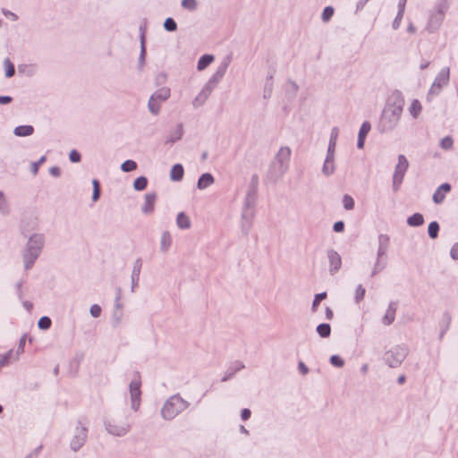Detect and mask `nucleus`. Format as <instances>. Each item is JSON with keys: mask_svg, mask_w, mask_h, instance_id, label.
<instances>
[{"mask_svg": "<svg viewBox=\"0 0 458 458\" xmlns=\"http://www.w3.org/2000/svg\"><path fill=\"white\" fill-rule=\"evenodd\" d=\"M291 157L289 147H282L276 153L267 171L268 180L276 182L287 172Z\"/></svg>", "mask_w": 458, "mask_h": 458, "instance_id": "nucleus-1", "label": "nucleus"}, {"mask_svg": "<svg viewBox=\"0 0 458 458\" xmlns=\"http://www.w3.org/2000/svg\"><path fill=\"white\" fill-rule=\"evenodd\" d=\"M190 403L179 394L170 396L163 404L161 416L165 420L174 419L189 407Z\"/></svg>", "mask_w": 458, "mask_h": 458, "instance_id": "nucleus-2", "label": "nucleus"}, {"mask_svg": "<svg viewBox=\"0 0 458 458\" xmlns=\"http://www.w3.org/2000/svg\"><path fill=\"white\" fill-rule=\"evenodd\" d=\"M89 420L85 417H80L74 425L72 435L70 440V448L73 452H78L82 448L88 439Z\"/></svg>", "mask_w": 458, "mask_h": 458, "instance_id": "nucleus-3", "label": "nucleus"}, {"mask_svg": "<svg viewBox=\"0 0 458 458\" xmlns=\"http://www.w3.org/2000/svg\"><path fill=\"white\" fill-rule=\"evenodd\" d=\"M378 248L377 251V258L374 263L371 276H374L383 271L387 265V250L390 242V238L387 234L381 233L378 235Z\"/></svg>", "mask_w": 458, "mask_h": 458, "instance_id": "nucleus-4", "label": "nucleus"}, {"mask_svg": "<svg viewBox=\"0 0 458 458\" xmlns=\"http://www.w3.org/2000/svg\"><path fill=\"white\" fill-rule=\"evenodd\" d=\"M401 115L402 113L385 106L378 124L379 131L385 133L393 131L398 125Z\"/></svg>", "mask_w": 458, "mask_h": 458, "instance_id": "nucleus-5", "label": "nucleus"}, {"mask_svg": "<svg viewBox=\"0 0 458 458\" xmlns=\"http://www.w3.org/2000/svg\"><path fill=\"white\" fill-rule=\"evenodd\" d=\"M408 352L409 350L405 345H396L385 352L384 360L390 368H398Z\"/></svg>", "mask_w": 458, "mask_h": 458, "instance_id": "nucleus-6", "label": "nucleus"}, {"mask_svg": "<svg viewBox=\"0 0 458 458\" xmlns=\"http://www.w3.org/2000/svg\"><path fill=\"white\" fill-rule=\"evenodd\" d=\"M229 64H230L229 57L224 59L218 65L215 73L210 77V79L208 81V82L205 84V86L201 89L208 97L210 96V94L212 93L214 89L217 86V84L220 82V81L225 76Z\"/></svg>", "mask_w": 458, "mask_h": 458, "instance_id": "nucleus-7", "label": "nucleus"}, {"mask_svg": "<svg viewBox=\"0 0 458 458\" xmlns=\"http://www.w3.org/2000/svg\"><path fill=\"white\" fill-rule=\"evenodd\" d=\"M409 167V162L404 155L398 156V162L394 167V172L393 174V183L392 188L394 192L399 191L400 186L403 181L405 173L407 172Z\"/></svg>", "mask_w": 458, "mask_h": 458, "instance_id": "nucleus-8", "label": "nucleus"}, {"mask_svg": "<svg viewBox=\"0 0 458 458\" xmlns=\"http://www.w3.org/2000/svg\"><path fill=\"white\" fill-rule=\"evenodd\" d=\"M141 380L139 372L135 374L134 378L129 384V392L131 398V408L134 411H137L140 409V402H141Z\"/></svg>", "mask_w": 458, "mask_h": 458, "instance_id": "nucleus-9", "label": "nucleus"}, {"mask_svg": "<svg viewBox=\"0 0 458 458\" xmlns=\"http://www.w3.org/2000/svg\"><path fill=\"white\" fill-rule=\"evenodd\" d=\"M46 242V237L44 233H36L30 235V267L40 256Z\"/></svg>", "mask_w": 458, "mask_h": 458, "instance_id": "nucleus-10", "label": "nucleus"}, {"mask_svg": "<svg viewBox=\"0 0 458 458\" xmlns=\"http://www.w3.org/2000/svg\"><path fill=\"white\" fill-rule=\"evenodd\" d=\"M104 426L107 433L114 437H123L131 430V424L127 422L116 424L113 420H107L104 421Z\"/></svg>", "mask_w": 458, "mask_h": 458, "instance_id": "nucleus-11", "label": "nucleus"}, {"mask_svg": "<svg viewBox=\"0 0 458 458\" xmlns=\"http://www.w3.org/2000/svg\"><path fill=\"white\" fill-rule=\"evenodd\" d=\"M449 81V68L442 69L436 77L431 88L429 89L428 95H437L442 87L446 85Z\"/></svg>", "mask_w": 458, "mask_h": 458, "instance_id": "nucleus-12", "label": "nucleus"}, {"mask_svg": "<svg viewBox=\"0 0 458 458\" xmlns=\"http://www.w3.org/2000/svg\"><path fill=\"white\" fill-rule=\"evenodd\" d=\"M404 103V98L402 92L399 90H394L388 98L386 107H390L393 110L403 113Z\"/></svg>", "mask_w": 458, "mask_h": 458, "instance_id": "nucleus-13", "label": "nucleus"}, {"mask_svg": "<svg viewBox=\"0 0 458 458\" xmlns=\"http://www.w3.org/2000/svg\"><path fill=\"white\" fill-rule=\"evenodd\" d=\"M327 259L329 262V273L335 275L339 271L342 266V259L337 251L331 249L327 250Z\"/></svg>", "mask_w": 458, "mask_h": 458, "instance_id": "nucleus-14", "label": "nucleus"}, {"mask_svg": "<svg viewBox=\"0 0 458 458\" xmlns=\"http://www.w3.org/2000/svg\"><path fill=\"white\" fill-rule=\"evenodd\" d=\"M255 216L254 210H242V223L241 228L243 234L248 235L251 227L252 221Z\"/></svg>", "mask_w": 458, "mask_h": 458, "instance_id": "nucleus-15", "label": "nucleus"}, {"mask_svg": "<svg viewBox=\"0 0 458 458\" xmlns=\"http://www.w3.org/2000/svg\"><path fill=\"white\" fill-rule=\"evenodd\" d=\"M141 267H142V259L140 258H138L133 263V267H132L131 276V291L132 293H134L135 289L138 287Z\"/></svg>", "mask_w": 458, "mask_h": 458, "instance_id": "nucleus-16", "label": "nucleus"}, {"mask_svg": "<svg viewBox=\"0 0 458 458\" xmlns=\"http://www.w3.org/2000/svg\"><path fill=\"white\" fill-rule=\"evenodd\" d=\"M445 16L441 13H432L427 24V30L430 33L437 31L441 26Z\"/></svg>", "mask_w": 458, "mask_h": 458, "instance_id": "nucleus-17", "label": "nucleus"}, {"mask_svg": "<svg viewBox=\"0 0 458 458\" xmlns=\"http://www.w3.org/2000/svg\"><path fill=\"white\" fill-rule=\"evenodd\" d=\"M25 344H26V338L22 337L20 341V345L18 347V350L15 352V355H13V351L11 350L6 355L0 356V368L6 365L10 360L16 359V357L20 352H23Z\"/></svg>", "mask_w": 458, "mask_h": 458, "instance_id": "nucleus-18", "label": "nucleus"}, {"mask_svg": "<svg viewBox=\"0 0 458 458\" xmlns=\"http://www.w3.org/2000/svg\"><path fill=\"white\" fill-rule=\"evenodd\" d=\"M396 310H397V302L391 301L388 304L386 314L382 318V323L385 326H390L394 321Z\"/></svg>", "mask_w": 458, "mask_h": 458, "instance_id": "nucleus-19", "label": "nucleus"}, {"mask_svg": "<svg viewBox=\"0 0 458 458\" xmlns=\"http://www.w3.org/2000/svg\"><path fill=\"white\" fill-rule=\"evenodd\" d=\"M245 366L242 361L236 360L233 363L231 364V366L227 369V370L225 372L224 377H222V382H226L233 378L234 375L244 369Z\"/></svg>", "mask_w": 458, "mask_h": 458, "instance_id": "nucleus-20", "label": "nucleus"}, {"mask_svg": "<svg viewBox=\"0 0 458 458\" xmlns=\"http://www.w3.org/2000/svg\"><path fill=\"white\" fill-rule=\"evenodd\" d=\"M157 199V194L155 192H149L145 195V203L141 208V210L145 214H150L154 210L155 202Z\"/></svg>", "mask_w": 458, "mask_h": 458, "instance_id": "nucleus-21", "label": "nucleus"}, {"mask_svg": "<svg viewBox=\"0 0 458 458\" xmlns=\"http://www.w3.org/2000/svg\"><path fill=\"white\" fill-rule=\"evenodd\" d=\"M215 182V178L210 173L202 174L198 179L197 188L200 191L207 189Z\"/></svg>", "mask_w": 458, "mask_h": 458, "instance_id": "nucleus-22", "label": "nucleus"}, {"mask_svg": "<svg viewBox=\"0 0 458 458\" xmlns=\"http://www.w3.org/2000/svg\"><path fill=\"white\" fill-rule=\"evenodd\" d=\"M184 175V169L182 165L175 164L172 166L170 171V179L174 182H180Z\"/></svg>", "mask_w": 458, "mask_h": 458, "instance_id": "nucleus-23", "label": "nucleus"}, {"mask_svg": "<svg viewBox=\"0 0 458 458\" xmlns=\"http://www.w3.org/2000/svg\"><path fill=\"white\" fill-rule=\"evenodd\" d=\"M182 135H183V126L182 123H179L177 125L176 129L174 131L170 132V134L168 135V137L166 139L165 143L174 144L176 141H178L179 140H181Z\"/></svg>", "mask_w": 458, "mask_h": 458, "instance_id": "nucleus-24", "label": "nucleus"}, {"mask_svg": "<svg viewBox=\"0 0 458 458\" xmlns=\"http://www.w3.org/2000/svg\"><path fill=\"white\" fill-rule=\"evenodd\" d=\"M140 40V56H139L138 65H139V70H142V68L145 64V60H146V43H145L144 31L141 32Z\"/></svg>", "mask_w": 458, "mask_h": 458, "instance_id": "nucleus-25", "label": "nucleus"}, {"mask_svg": "<svg viewBox=\"0 0 458 458\" xmlns=\"http://www.w3.org/2000/svg\"><path fill=\"white\" fill-rule=\"evenodd\" d=\"M170 94H171V91H170L169 88L162 87V88L158 89L157 91H155L151 95V97L160 102H164L170 98Z\"/></svg>", "mask_w": 458, "mask_h": 458, "instance_id": "nucleus-26", "label": "nucleus"}, {"mask_svg": "<svg viewBox=\"0 0 458 458\" xmlns=\"http://www.w3.org/2000/svg\"><path fill=\"white\" fill-rule=\"evenodd\" d=\"M172 244V237L169 232L165 231L161 235L160 250L165 253Z\"/></svg>", "mask_w": 458, "mask_h": 458, "instance_id": "nucleus-27", "label": "nucleus"}, {"mask_svg": "<svg viewBox=\"0 0 458 458\" xmlns=\"http://www.w3.org/2000/svg\"><path fill=\"white\" fill-rule=\"evenodd\" d=\"M214 59L215 57L213 55L205 54L201 55L198 61L197 69L199 71L205 70L214 61Z\"/></svg>", "mask_w": 458, "mask_h": 458, "instance_id": "nucleus-28", "label": "nucleus"}, {"mask_svg": "<svg viewBox=\"0 0 458 458\" xmlns=\"http://www.w3.org/2000/svg\"><path fill=\"white\" fill-rule=\"evenodd\" d=\"M176 224L180 229H188L191 227V220L184 212H180L177 215Z\"/></svg>", "mask_w": 458, "mask_h": 458, "instance_id": "nucleus-29", "label": "nucleus"}, {"mask_svg": "<svg viewBox=\"0 0 458 458\" xmlns=\"http://www.w3.org/2000/svg\"><path fill=\"white\" fill-rule=\"evenodd\" d=\"M407 224L412 227L420 226L424 224V217L420 213H414L407 218Z\"/></svg>", "mask_w": 458, "mask_h": 458, "instance_id": "nucleus-30", "label": "nucleus"}, {"mask_svg": "<svg viewBox=\"0 0 458 458\" xmlns=\"http://www.w3.org/2000/svg\"><path fill=\"white\" fill-rule=\"evenodd\" d=\"M316 332L322 338H327L331 335V326L328 323H321L317 328Z\"/></svg>", "mask_w": 458, "mask_h": 458, "instance_id": "nucleus-31", "label": "nucleus"}, {"mask_svg": "<svg viewBox=\"0 0 458 458\" xmlns=\"http://www.w3.org/2000/svg\"><path fill=\"white\" fill-rule=\"evenodd\" d=\"M338 135H339V129L337 127H334L330 132V139H329L328 147H327L328 150L335 151L336 140H337Z\"/></svg>", "mask_w": 458, "mask_h": 458, "instance_id": "nucleus-32", "label": "nucleus"}, {"mask_svg": "<svg viewBox=\"0 0 458 458\" xmlns=\"http://www.w3.org/2000/svg\"><path fill=\"white\" fill-rule=\"evenodd\" d=\"M160 103H161L160 101L155 99L154 98H152L150 96V98L148 99V108L152 114L157 115L159 114Z\"/></svg>", "mask_w": 458, "mask_h": 458, "instance_id": "nucleus-33", "label": "nucleus"}, {"mask_svg": "<svg viewBox=\"0 0 458 458\" xmlns=\"http://www.w3.org/2000/svg\"><path fill=\"white\" fill-rule=\"evenodd\" d=\"M257 200V196L247 194L244 199L242 210H254V206Z\"/></svg>", "mask_w": 458, "mask_h": 458, "instance_id": "nucleus-34", "label": "nucleus"}, {"mask_svg": "<svg viewBox=\"0 0 458 458\" xmlns=\"http://www.w3.org/2000/svg\"><path fill=\"white\" fill-rule=\"evenodd\" d=\"M259 187V176L257 174H252L250 182L249 184V188L247 191V194H251L257 196Z\"/></svg>", "mask_w": 458, "mask_h": 458, "instance_id": "nucleus-35", "label": "nucleus"}, {"mask_svg": "<svg viewBox=\"0 0 458 458\" xmlns=\"http://www.w3.org/2000/svg\"><path fill=\"white\" fill-rule=\"evenodd\" d=\"M272 79H273V75L271 74L267 78V81H266V83L264 86L263 98L266 99L269 98L272 95V90H273Z\"/></svg>", "mask_w": 458, "mask_h": 458, "instance_id": "nucleus-36", "label": "nucleus"}, {"mask_svg": "<svg viewBox=\"0 0 458 458\" xmlns=\"http://www.w3.org/2000/svg\"><path fill=\"white\" fill-rule=\"evenodd\" d=\"M422 109L421 104L418 99H414L411 102V105L409 108L410 114L412 115L413 118H417L419 114H420Z\"/></svg>", "mask_w": 458, "mask_h": 458, "instance_id": "nucleus-37", "label": "nucleus"}, {"mask_svg": "<svg viewBox=\"0 0 458 458\" xmlns=\"http://www.w3.org/2000/svg\"><path fill=\"white\" fill-rule=\"evenodd\" d=\"M208 98L209 97L201 90L192 101L193 107L199 108V106L204 105V103L207 101Z\"/></svg>", "mask_w": 458, "mask_h": 458, "instance_id": "nucleus-38", "label": "nucleus"}, {"mask_svg": "<svg viewBox=\"0 0 458 458\" xmlns=\"http://www.w3.org/2000/svg\"><path fill=\"white\" fill-rule=\"evenodd\" d=\"M148 185V179L145 176H140L135 179L133 182V188L136 191H143L147 188Z\"/></svg>", "mask_w": 458, "mask_h": 458, "instance_id": "nucleus-39", "label": "nucleus"}, {"mask_svg": "<svg viewBox=\"0 0 458 458\" xmlns=\"http://www.w3.org/2000/svg\"><path fill=\"white\" fill-rule=\"evenodd\" d=\"M439 228H440L439 224L437 221H433V222L429 223L428 228V236L431 239L437 238Z\"/></svg>", "mask_w": 458, "mask_h": 458, "instance_id": "nucleus-40", "label": "nucleus"}, {"mask_svg": "<svg viewBox=\"0 0 458 458\" xmlns=\"http://www.w3.org/2000/svg\"><path fill=\"white\" fill-rule=\"evenodd\" d=\"M335 171V162L327 163V161H324L323 166H322V174L325 176H330L332 175Z\"/></svg>", "mask_w": 458, "mask_h": 458, "instance_id": "nucleus-41", "label": "nucleus"}, {"mask_svg": "<svg viewBox=\"0 0 458 458\" xmlns=\"http://www.w3.org/2000/svg\"><path fill=\"white\" fill-rule=\"evenodd\" d=\"M327 298V293L323 292L314 296V300L311 306L312 312H316L319 303Z\"/></svg>", "mask_w": 458, "mask_h": 458, "instance_id": "nucleus-42", "label": "nucleus"}, {"mask_svg": "<svg viewBox=\"0 0 458 458\" xmlns=\"http://www.w3.org/2000/svg\"><path fill=\"white\" fill-rule=\"evenodd\" d=\"M137 168V163L133 160L128 159L121 165L122 171L125 173L132 172Z\"/></svg>", "mask_w": 458, "mask_h": 458, "instance_id": "nucleus-43", "label": "nucleus"}, {"mask_svg": "<svg viewBox=\"0 0 458 458\" xmlns=\"http://www.w3.org/2000/svg\"><path fill=\"white\" fill-rule=\"evenodd\" d=\"M4 72H5V76L7 78H10L14 75V72H15L14 65L9 59H5L4 61Z\"/></svg>", "mask_w": 458, "mask_h": 458, "instance_id": "nucleus-44", "label": "nucleus"}, {"mask_svg": "<svg viewBox=\"0 0 458 458\" xmlns=\"http://www.w3.org/2000/svg\"><path fill=\"white\" fill-rule=\"evenodd\" d=\"M448 8H449L448 0H440L436 6L435 13H441V15L445 16Z\"/></svg>", "mask_w": 458, "mask_h": 458, "instance_id": "nucleus-45", "label": "nucleus"}, {"mask_svg": "<svg viewBox=\"0 0 458 458\" xmlns=\"http://www.w3.org/2000/svg\"><path fill=\"white\" fill-rule=\"evenodd\" d=\"M181 4H182V8H184L188 11H191V12H194L198 8L197 0H182Z\"/></svg>", "mask_w": 458, "mask_h": 458, "instance_id": "nucleus-46", "label": "nucleus"}, {"mask_svg": "<svg viewBox=\"0 0 458 458\" xmlns=\"http://www.w3.org/2000/svg\"><path fill=\"white\" fill-rule=\"evenodd\" d=\"M164 29L166 31L174 32L177 30V23L175 22V21L173 18L168 17L165 19V21L164 22Z\"/></svg>", "mask_w": 458, "mask_h": 458, "instance_id": "nucleus-47", "label": "nucleus"}, {"mask_svg": "<svg viewBox=\"0 0 458 458\" xmlns=\"http://www.w3.org/2000/svg\"><path fill=\"white\" fill-rule=\"evenodd\" d=\"M92 184H93L92 200L94 202H96L100 198V194H101L100 184H99V182L97 179H94L92 181Z\"/></svg>", "mask_w": 458, "mask_h": 458, "instance_id": "nucleus-48", "label": "nucleus"}, {"mask_svg": "<svg viewBox=\"0 0 458 458\" xmlns=\"http://www.w3.org/2000/svg\"><path fill=\"white\" fill-rule=\"evenodd\" d=\"M52 325V321L51 319L47 317V316H43L39 318L38 322V327L41 329V330H47L50 328Z\"/></svg>", "mask_w": 458, "mask_h": 458, "instance_id": "nucleus-49", "label": "nucleus"}, {"mask_svg": "<svg viewBox=\"0 0 458 458\" xmlns=\"http://www.w3.org/2000/svg\"><path fill=\"white\" fill-rule=\"evenodd\" d=\"M334 8L332 6H327L324 8L323 12H322V14H321V19L324 22H327L330 21V19L332 18V16L334 15Z\"/></svg>", "mask_w": 458, "mask_h": 458, "instance_id": "nucleus-50", "label": "nucleus"}, {"mask_svg": "<svg viewBox=\"0 0 458 458\" xmlns=\"http://www.w3.org/2000/svg\"><path fill=\"white\" fill-rule=\"evenodd\" d=\"M343 205L346 210H352L354 208V199L352 196L345 194L343 197Z\"/></svg>", "mask_w": 458, "mask_h": 458, "instance_id": "nucleus-51", "label": "nucleus"}, {"mask_svg": "<svg viewBox=\"0 0 458 458\" xmlns=\"http://www.w3.org/2000/svg\"><path fill=\"white\" fill-rule=\"evenodd\" d=\"M370 129H371L370 123L368 122V121L363 122V123L361 124V126L360 128L358 136L366 139V137H367L368 133L369 132Z\"/></svg>", "mask_w": 458, "mask_h": 458, "instance_id": "nucleus-52", "label": "nucleus"}, {"mask_svg": "<svg viewBox=\"0 0 458 458\" xmlns=\"http://www.w3.org/2000/svg\"><path fill=\"white\" fill-rule=\"evenodd\" d=\"M454 146V140L450 136L443 138L440 141V147L445 150H450Z\"/></svg>", "mask_w": 458, "mask_h": 458, "instance_id": "nucleus-53", "label": "nucleus"}, {"mask_svg": "<svg viewBox=\"0 0 458 458\" xmlns=\"http://www.w3.org/2000/svg\"><path fill=\"white\" fill-rule=\"evenodd\" d=\"M330 363L337 368H343L344 366V360L336 354L330 357Z\"/></svg>", "mask_w": 458, "mask_h": 458, "instance_id": "nucleus-54", "label": "nucleus"}, {"mask_svg": "<svg viewBox=\"0 0 458 458\" xmlns=\"http://www.w3.org/2000/svg\"><path fill=\"white\" fill-rule=\"evenodd\" d=\"M365 288L361 285V284H359L356 288V292H355V301L356 303H359L360 302V301L363 300L364 298V295H365Z\"/></svg>", "mask_w": 458, "mask_h": 458, "instance_id": "nucleus-55", "label": "nucleus"}, {"mask_svg": "<svg viewBox=\"0 0 458 458\" xmlns=\"http://www.w3.org/2000/svg\"><path fill=\"white\" fill-rule=\"evenodd\" d=\"M404 9H398V13L393 21V29L397 30L403 17Z\"/></svg>", "mask_w": 458, "mask_h": 458, "instance_id": "nucleus-56", "label": "nucleus"}, {"mask_svg": "<svg viewBox=\"0 0 458 458\" xmlns=\"http://www.w3.org/2000/svg\"><path fill=\"white\" fill-rule=\"evenodd\" d=\"M445 197V193L437 189V191L433 194L432 199L436 204H440L444 201Z\"/></svg>", "mask_w": 458, "mask_h": 458, "instance_id": "nucleus-57", "label": "nucleus"}, {"mask_svg": "<svg viewBox=\"0 0 458 458\" xmlns=\"http://www.w3.org/2000/svg\"><path fill=\"white\" fill-rule=\"evenodd\" d=\"M14 134L17 136H27L29 135V126L22 125L18 126L14 129Z\"/></svg>", "mask_w": 458, "mask_h": 458, "instance_id": "nucleus-58", "label": "nucleus"}, {"mask_svg": "<svg viewBox=\"0 0 458 458\" xmlns=\"http://www.w3.org/2000/svg\"><path fill=\"white\" fill-rule=\"evenodd\" d=\"M69 159L72 163H79L81 160V156L76 149H72L69 154Z\"/></svg>", "mask_w": 458, "mask_h": 458, "instance_id": "nucleus-59", "label": "nucleus"}, {"mask_svg": "<svg viewBox=\"0 0 458 458\" xmlns=\"http://www.w3.org/2000/svg\"><path fill=\"white\" fill-rule=\"evenodd\" d=\"M46 161V157L43 156L40 157V159L37 162H34L31 164V167H30V171L34 174H37L38 172V167L41 164H43L44 162Z\"/></svg>", "mask_w": 458, "mask_h": 458, "instance_id": "nucleus-60", "label": "nucleus"}, {"mask_svg": "<svg viewBox=\"0 0 458 458\" xmlns=\"http://www.w3.org/2000/svg\"><path fill=\"white\" fill-rule=\"evenodd\" d=\"M101 307L98 304H93L89 309L90 315L93 318H98L101 315Z\"/></svg>", "mask_w": 458, "mask_h": 458, "instance_id": "nucleus-61", "label": "nucleus"}, {"mask_svg": "<svg viewBox=\"0 0 458 458\" xmlns=\"http://www.w3.org/2000/svg\"><path fill=\"white\" fill-rule=\"evenodd\" d=\"M123 318V311L114 310L113 313L114 325L117 326Z\"/></svg>", "mask_w": 458, "mask_h": 458, "instance_id": "nucleus-62", "label": "nucleus"}, {"mask_svg": "<svg viewBox=\"0 0 458 458\" xmlns=\"http://www.w3.org/2000/svg\"><path fill=\"white\" fill-rule=\"evenodd\" d=\"M155 81H156V84H157V86L162 85V84H163V83H165V81H166V74H165V73H164V72H159V73L156 76Z\"/></svg>", "mask_w": 458, "mask_h": 458, "instance_id": "nucleus-63", "label": "nucleus"}, {"mask_svg": "<svg viewBox=\"0 0 458 458\" xmlns=\"http://www.w3.org/2000/svg\"><path fill=\"white\" fill-rule=\"evenodd\" d=\"M450 256L453 259L458 260V242L451 248Z\"/></svg>", "mask_w": 458, "mask_h": 458, "instance_id": "nucleus-64", "label": "nucleus"}]
</instances>
